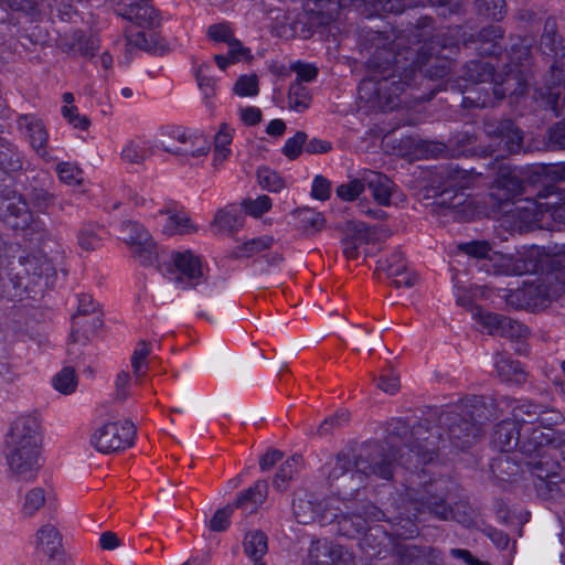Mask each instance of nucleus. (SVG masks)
I'll use <instances>...</instances> for the list:
<instances>
[{"label":"nucleus","mask_w":565,"mask_h":565,"mask_svg":"<svg viewBox=\"0 0 565 565\" xmlns=\"http://www.w3.org/2000/svg\"><path fill=\"white\" fill-rule=\"evenodd\" d=\"M406 40L407 35L398 34L390 49L395 68H404V74H395L394 72L380 81L371 78L363 81L359 87L361 98L366 97L367 100H372L373 97L367 96V94L373 92L374 98L386 109H394L398 106L395 99L408 86L413 72L423 65L422 56L417 50L407 47L403 52Z\"/></svg>","instance_id":"1"},{"label":"nucleus","mask_w":565,"mask_h":565,"mask_svg":"<svg viewBox=\"0 0 565 565\" xmlns=\"http://www.w3.org/2000/svg\"><path fill=\"white\" fill-rule=\"evenodd\" d=\"M551 441L550 431L544 433L537 427L527 435L525 427H518L512 419L502 420L497 425L492 436V444L500 451H509L520 445L521 451L530 457L527 466L540 479L547 478L554 469V462L550 461L548 454Z\"/></svg>","instance_id":"2"},{"label":"nucleus","mask_w":565,"mask_h":565,"mask_svg":"<svg viewBox=\"0 0 565 565\" xmlns=\"http://www.w3.org/2000/svg\"><path fill=\"white\" fill-rule=\"evenodd\" d=\"M40 423L33 416L17 418L7 437L6 457L17 480H33L39 470Z\"/></svg>","instance_id":"3"},{"label":"nucleus","mask_w":565,"mask_h":565,"mask_svg":"<svg viewBox=\"0 0 565 565\" xmlns=\"http://www.w3.org/2000/svg\"><path fill=\"white\" fill-rule=\"evenodd\" d=\"M565 290V273H550L544 277L524 281L522 287L504 290L509 306L536 309L546 306Z\"/></svg>","instance_id":"4"},{"label":"nucleus","mask_w":565,"mask_h":565,"mask_svg":"<svg viewBox=\"0 0 565 565\" xmlns=\"http://www.w3.org/2000/svg\"><path fill=\"white\" fill-rule=\"evenodd\" d=\"M458 249L469 257L488 259L492 263L494 274L523 275L537 268L534 260L523 258V256L513 258L510 255L492 252L490 244L486 241L462 243L458 245Z\"/></svg>","instance_id":"5"},{"label":"nucleus","mask_w":565,"mask_h":565,"mask_svg":"<svg viewBox=\"0 0 565 565\" xmlns=\"http://www.w3.org/2000/svg\"><path fill=\"white\" fill-rule=\"evenodd\" d=\"M206 264L190 249L173 252L167 269L168 280L181 290H190L205 282Z\"/></svg>","instance_id":"6"},{"label":"nucleus","mask_w":565,"mask_h":565,"mask_svg":"<svg viewBox=\"0 0 565 565\" xmlns=\"http://www.w3.org/2000/svg\"><path fill=\"white\" fill-rule=\"evenodd\" d=\"M136 434L131 422H107L96 426L89 436L90 446L100 454H111L129 447Z\"/></svg>","instance_id":"7"},{"label":"nucleus","mask_w":565,"mask_h":565,"mask_svg":"<svg viewBox=\"0 0 565 565\" xmlns=\"http://www.w3.org/2000/svg\"><path fill=\"white\" fill-rule=\"evenodd\" d=\"M507 213L515 217V225L530 227L541 222L546 213L553 214L559 205L556 193L540 194L537 199H518Z\"/></svg>","instance_id":"8"},{"label":"nucleus","mask_w":565,"mask_h":565,"mask_svg":"<svg viewBox=\"0 0 565 565\" xmlns=\"http://www.w3.org/2000/svg\"><path fill=\"white\" fill-rule=\"evenodd\" d=\"M119 231L121 239L142 265H152L157 260V246L142 225L126 221L120 224Z\"/></svg>","instance_id":"9"},{"label":"nucleus","mask_w":565,"mask_h":565,"mask_svg":"<svg viewBox=\"0 0 565 565\" xmlns=\"http://www.w3.org/2000/svg\"><path fill=\"white\" fill-rule=\"evenodd\" d=\"M172 138L173 142L167 146L162 143V148L186 161L190 158L204 157L210 151L207 138L200 132L177 129L173 131Z\"/></svg>","instance_id":"10"},{"label":"nucleus","mask_w":565,"mask_h":565,"mask_svg":"<svg viewBox=\"0 0 565 565\" xmlns=\"http://www.w3.org/2000/svg\"><path fill=\"white\" fill-rule=\"evenodd\" d=\"M33 545L35 555L41 562L53 565L52 563L61 559L62 540L54 525H42L34 535Z\"/></svg>","instance_id":"11"},{"label":"nucleus","mask_w":565,"mask_h":565,"mask_svg":"<svg viewBox=\"0 0 565 565\" xmlns=\"http://www.w3.org/2000/svg\"><path fill=\"white\" fill-rule=\"evenodd\" d=\"M309 562L313 565H353L351 552L327 541H316L309 548Z\"/></svg>","instance_id":"12"},{"label":"nucleus","mask_w":565,"mask_h":565,"mask_svg":"<svg viewBox=\"0 0 565 565\" xmlns=\"http://www.w3.org/2000/svg\"><path fill=\"white\" fill-rule=\"evenodd\" d=\"M476 316L481 326L490 334L507 338H522L527 333L525 326L508 317L483 311H478Z\"/></svg>","instance_id":"13"},{"label":"nucleus","mask_w":565,"mask_h":565,"mask_svg":"<svg viewBox=\"0 0 565 565\" xmlns=\"http://www.w3.org/2000/svg\"><path fill=\"white\" fill-rule=\"evenodd\" d=\"M158 224L162 226V233L168 236L177 234L184 235L198 231V226L191 222L190 217L183 211H160Z\"/></svg>","instance_id":"14"},{"label":"nucleus","mask_w":565,"mask_h":565,"mask_svg":"<svg viewBox=\"0 0 565 565\" xmlns=\"http://www.w3.org/2000/svg\"><path fill=\"white\" fill-rule=\"evenodd\" d=\"M268 494V484L264 480L256 481L249 489L242 492L232 505L245 513H254L265 502Z\"/></svg>","instance_id":"15"},{"label":"nucleus","mask_w":565,"mask_h":565,"mask_svg":"<svg viewBox=\"0 0 565 565\" xmlns=\"http://www.w3.org/2000/svg\"><path fill=\"white\" fill-rule=\"evenodd\" d=\"M364 181L367 183L374 200L381 205H390L396 195L394 183L384 174L370 172L365 175Z\"/></svg>","instance_id":"16"},{"label":"nucleus","mask_w":565,"mask_h":565,"mask_svg":"<svg viewBox=\"0 0 565 565\" xmlns=\"http://www.w3.org/2000/svg\"><path fill=\"white\" fill-rule=\"evenodd\" d=\"M124 15L140 26H150L157 19L156 10L147 0H124Z\"/></svg>","instance_id":"17"},{"label":"nucleus","mask_w":565,"mask_h":565,"mask_svg":"<svg viewBox=\"0 0 565 565\" xmlns=\"http://www.w3.org/2000/svg\"><path fill=\"white\" fill-rule=\"evenodd\" d=\"M494 366L498 376L509 383L521 384L525 381V373L519 362L512 361L504 354L495 356Z\"/></svg>","instance_id":"18"},{"label":"nucleus","mask_w":565,"mask_h":565,"mask_svg":"<svg viewBox=\"0 0 565 565\" xmlns=\"http://www.w3.org/2000/svg\"><path fill=\"white\" fill-rule=\"evenodd\" d=\"M513 422H515L520 427H525V431L532 433L534 428H531L530 425H533L534 420H539L542 414L541 407L529 402V401H518L514 403L512 407Z\"/></svg>","instance_id":"19"},{"label":"nucleus","mask_w":565,"mask_h":565,"mask_svg":"<svg viewBox=\"0 0 565 565\" xmlns=\"http://www.w3.org/2000/svg\"><path fill=\"white\" fill-rule=\"evenodd\" d=\"M21 126L25 127L28 138H29L33 149L41 157H45V154H46L45 145L47 141V135H46L43 124L33 117H24L21 121Z\"/></svg>","instance_id":"20"},{"label":"nucleus","mask_w":565,"mask_h":565,"mask_svg":"<svg viewBox=\"0 0 565 565\" xmlns=\"http://www.w3.org/2000/svg\"><path fill=\"white\" fill-rule=\"evenodd\" d=\"M45 501V490L40 487L32 488L21 498L20 513L24 518H33L44 507Z\"/></svg>","instance_id":"21"},{"label":"nucleus","mask_w":565,"mask_h":565,"mask_svg":"<svg viewBox=\"0 0 565 565\" xmlns=\"http://www.w3.org/2000/svg\"><path fill=\"white\" fill-rule=\"evenodd\" d=\"M243 545L249 558H263L268 550L267 536L262 531H250L245 535Z\"/></svg>","instance_id":"22"},{"label":"nucleus","mask_w":565,"mask_h":565,"mask_svg":"<svg viewBox=\"0 0 565 565\" xmlns=\"http://www.w3.org/2000/svg\"><path fill=\"white\" fill-rule=\"evenodd\" d=\"M151 154L150 146L145 140H130L121 150V159L127 163L139 164Z\"/></svg>","instance_id":"23"},{"label":"nucleus","mask_w":565,"mask_h":565,"mask_svg":"<svg viewBox=\"0 0 565 565\" xmlns=\"http://www.w3.org/2000/svg\"><path fill=\"white\" fill-rule=\"evenodd\" d=\"M301 466V457L292 456L287 459L279 468L276 473L273 484L274 488L278 491H284L287 489L288 481L294 478V476L299 471Z\"/></svg>","instance_id":"24"},{"label":"nucleus","mask_w":565,"mask_h":565,"mask_svg":"<svg viewBox=\"0 0 565 565\" xmlns=\"http://www.w3.org/2000/svg\"><path fill=\"white\" fill-rule=\"evenodd\" d=\"M294 215L297 218L299 225L305 231L309 232H318L322 230L326 223L322 213L309 207L298 209L295 211Z\"/></svg>","instance_id":"25"},{"label":"nucleus","mask_w":565,"mask_h":565,"mask_svg":"<svg viewBox=\"0 0 565 565\" xmlns=\"http://www.w3.org/2000/svg\"><path fill=\"white\" fill-rule=\"evenodd\" d=\"M479 430L475 423L465 420L450 429V437L454 439L456 447L465 449L475 440Z\"/></svg>","instance_id":"26"},{"label":"nucleus","mask_w":565,"mask_h":565,"mask_svg":"<svg viewBox=\"0 0 565 565\" xmlns=\"http://www.w3.org/2000/svg\"><path fill=\"white\" fill-rule=\"evenodd\" d=\"M310 94L301 83H294L289 87L288 105L291 110L303 111L310 105Z\"/></svg>","instance_id":"27"},{"label":"nucleus","mask_w":565,"mask_h":565,"mask_svg":"<svg viewBox=\"0 0 565 565\" xmlns=\"http://www.w3.org/2000/svg\"><path fill=\"white\" fill-rule=\"evenodd\" d=\"M234 510L232 504L217 509L210 519H205V527L212 532L226 531L231 524V516Z\"/></svg>","instance_id":"28"},{"label":"nucleus","mask_w":565,"mask_h":565,"mask_svg":"<svg viewBox=\"0 0 565 565\" xmlns=\"http://www.w3.org/2000/svg\"><path fill=\"white\" fill-rule=\"evenodd\" d=\"M273 237L267 235L248 239L237 246L235 256L252 257L253 255L269 248L273 245Z\"/></svg>","instance_id":"29"},{"label":"nucleus","mask_w":565,"mask_h":565,"mask_svg":"<svg viewBox=\"0 0 565 565\" xmlns=\"http://www.w3.org/2000/svg\"><path fill=\"white\" fill-rule=\"evenodd\" d=\"M257 180L262 189L279 192L286 186L285 180L274 170L263 167L257 170Z\"/></svg>","instance_id":"30"},{"label":"nucleus","mask_w":565,"mask_h":565,"mask_svg":"<svg viewBox=\"0 0 565 565\" xmlns=\"http://www.w3.org/2000/svg\"><path fill=\"white\" fill-rule=\"evenodd\" d=\"M220 232H234L242 226V220L233 209L220 210L213 221Z\"/></svg>","instance_id":"31"},{"label":"nucleus","mask_w":565,"mask_h":565,"mask_svg":"<svg viewBox=\"0 0 565 565\" xmlns=\"http://www.w3.org/2000/svg\"><path fill=\"white\" fill-rule=\"evenodd\" d=\"M501 141L509 152H518L523 140L522 132L511 121H505L499 131Z\"/></svg>","instance_id":"32"},{"label":"nucleus","mask_w":565,"mask_h":565,"mask_svg":"<svg viewBox=\"0 0 565 565\" xmlns=\"http://www.w3.org/2000/svg\"><path fill=\"white\" fill-rule=\"evenodd\" d=\"M150 352L151 348L149 343L145 341L138 342L131 355V367L136 377H141L146 374L148 369L147 358Z\"/></svg>","instance_id":"33"},{"label":"nucleus","mask_w":565,"mask_h":565,"mask_svg":"<svg viewBox=\"0 0 565 565\" xmlns=\"http://www.w3.org/2000/svg\"><path fill=\"white\" fill-rule=\"evenodd\" d=\"M53 387L62 394H72L77 386L75 371L64 367L52 379Z\"/></svg>","instance_id":"34"},{"label":"nucleus","mask_w":565,"mask_h":565,"mask_svg":"<svg viewBox=\"0 0 565 565\" xmlns=\"http://www.w3.org/2000/svg\"><path fill=\"white\" fill-rule=\"evenodd\" d=\"M103 230L96 225H85L78 233V245L82 249L93 250L99 246Z\"/></svg>","instance_id":"35"},{"label":"nucleus","mask_w":565,"mask_h":565,"mask_svg":"<svg viewBox=\"0 0 565 565\" xmlns=\"http://www.w3.org/2000/svg\"><path fill=\"white\" fill-rule=\"evenodd\" d=\"M541 49L547 55L558 56L563 52V47L556 40L554 23L546 22L544 34L541 38Z\"/></svg>","instance_id":"36"},{"label":"nucleus","mask_w":565,"mask_h":565,"mask_svg":"<svg viewBox=\"0 0 565 565\" xmlns=\"http://www.w3.org/2000/svg\"><path fill=\"white\" fill-rule=\"evenodd\" d=\"M388 275L394 277L393 284L397 288L412 287L416 281V275L407 269L406 264L402 263L395 267L390 264Z\"/></svg>","instance_id":"37"},{"label":"nucleus","mask_w":565,"mask_h":565,"mask_svg":"<svg viewBox=\"0 0 565 565\" xmlns=\"http://www.w3.org/2000/svg\"><path fill=\"white\" fill-rule=\"evenodd\" d=\"M234 92L241 97H254L258 94V81L256 75H243L234 85Z\"/></svg>","instance_id":"38"},{"label":"nucleus","mask_w":565,"mask_h":565,"mask_svg":"<svg viewBox=\"0 0 565 565\" xmlns=\"http://www.w3.org/2000/svg\"><path fill=\"white\" fill-rule=\"evenodd\" d=\"M243 207L247 214L259 217L271 209V200L267 195H259L254 200H245Z\"/></svg>","instance_id":"39"},{"label":"nucleus","mask_w":565,"mask_h":565,"mask_svg":"<svg viewBox=\"0 0 565 565\" xmlns=\"http://www.w3.org/2000/svg\"><path fill=\"white\" fill-rule=\"evenodd\" d=\"M356 466V462L353 458L348 454L339 455L334 459V465L329 472L328 478L330 480H338L340 477H343L345 473L351 472L352 469Z\"/></svg>","instance_id":"40"},{"label":"nucleus","mask_w":565,"mask_h":565,"mask_svg":"<svg viewBox=\"0 0 565 565\" xmlns=\"http://www.w3.org/2000/svg\"><path fill=\"white\" fill-rule=\"evenodd\" d=\"M307 140V135L302 131L296 132L292 137L288 138L282 147V153L294 160L302 151Z\"/></svg>","instance_id":"41"},{"label":"nucleus","mask_w":565,"mask_h":565,"mask_svg":"<svg viewBox=\"0 0 565 565\" xmlns=\"http://www.w3.org/2000/svg\"><path fill=\"white\" fill-rule=\"evenodd\" d=\"M373 235L372 230L364 223L352 222L348 227V236L356 241L360 246L367 244Z\"/></svg>","instance_id":"42"},{"label":"nucleus","mask_w":565,"mask_h":565,"mask_svg":"<svg viewBox=\"0 0 565 565\" xmlns=\"http://www.w3.org/2000/svg\"><path fill=\"white\" fill-rule=\"evenodd\" d=\"M56 172L60 179L67 184H77L82 180L81 169L68 162L58 163Z\"/></svg>","instance_id":"43"},{"label":"nucleus","mask_w":565,"mask_h":565,"mask_svg":"<svg viewBox=\"0 0 565 565\" xmlns=\"http://www.w3.org/2000/svg\"><path fill=\"white\" fill-rule=\"evenodd\" d=\"M62 115L75 129L86 130L90 125L89 119L81 115L75 106H63Z\"/></svg>","instance_id":"44"},{"label":"nucleus","mask_w":565,"mask_h":565,"mask_svg":"<svg viewBox=\"0 0 565 565\" xmlns=\"http://www.w3.org/2000/svg\"><path fill=\"white\" fill-rule=\"evenodd\" d=\"M364 191V183L354 179L337 188V195L344 201H353Z\"/></svg>","instance_id":"45"},{"label":"nucleus","mask_w":565,"mask_h":565,"mask_svg":"<svg viewBox=\"0 0 565 565\" xmlns=\"http://www.w3.org/2000/svg\"><path fill=\"white\" fill-rule=\"evenodd\" d=\"M349 414L348 412H340L332 417L324 419L318 428V434L320 436L329 435L333 431L334 428L342 426L348 422Z\"/></svg>","instance_id":"46"},{"label":"nucleus","mask_w":565,"mask_h":565,"mask_svg":"<svg viewBox=\"0 0 565 565\" xmlns=\"http://www.w3.org/2000/svg\"><path fill=\"white\" fill-rule=\"evenodd\" d=\"M228 55L232 62L249 61L252 58L250 50L245 47L235 36L227 43Z\"/></svg>","instance_id":"47"},{"label":"nucleus","mask_w":565,"mask_h":565,"mask_svg":"<svg viewBox=\"0 0 565 565\" xmlns=\"http://www.w3.org/2000/svg\"><path fill=\"white\" fill-rule=\"evenodd\" d=\"M207 35L216 43H228L233 38V32L226 24H213L207 29Z\"/></svg>","instance_id":"48"},{"label":"nucleus","mask_w":565,"mask_h":565,"mask_svg":"<svg viewBox=\"0 0 565 565\" xmlns=\"http://www.w3.org/2000/svg\"><path fill=\"white\" fill-rule=\"evenodd\" d=\"M330 181L322 175H316L312 181L311 194L317 200H328L330 196Z\"/></svg>","instance_id":"49"},{"label":"nucleus","mask_w":565,"mask_h":565,"mask_svg":"<svg viewBox=\"0 0 565 565\" xmlns=\"http://www.w3.org/2000/svg\"><path fill=\"white\" fill-rule=\"evenodd\" d=\"M377 387L387 394H394L398 391V375L390 370L386 374H382L379 379Z\"/></svg>","instance_id":"50"},{"label":"nucleus","mask_w":565,"mask_h":565,"mask_svg":"<svg viewBox=\"0 0 565 565\" xmlns=\"http://www.w3.org/2000/svg\"><path fill=\"white\" fill-rule=\"evenodd\" d=\"M199 89L203 95L204 103L207 107L211 106V99L215 94V79L210 76L195 77Z\"/></svg>","instance_id":"51"},{"label":"nucleus","mask_w":565,"mask_h":565,"mask_svg":"<svg viewBox=\"0 0 565 565\" xmlns=\"http://www.w3.org/2000/svg\"><path fill=\"white\" fill-rule=\"evenodd\" d=\"M509 185H511L513 190L516 191L520 186V183L518 180H515L514 177L505 181H499L497 185L492 188L491 195L501 202L509 201L512 198V194L505 192L501 194V191H504Z\"/></svg>","instance_id":"52"},{"label":"nucleus","mask_w":565,"mask_h":565,"mask_svg":"<svg viewBox=\"0 0 565 565\" xmlns=\"http://www.w3.org/2000/svg\"><path fill=\"white\" fill-rule=\"evenodd\" d=\"M134 49H140L143 51H149L151 49L143 32L139 31L127 35L126 50L128 53H131Z\"/></svg>","instance_id":"53"},{"label":"nucleus","mask_w":565,"mask_h":565,"mask_svg":"<svg viewBox=\"0 0 565 565\" xmlns=\"http://www.w3.org/2000/svg\"><path fill=\"white\" fill-rule=\"evenodd\" d=\"M447 175L449 178L450 186L456 188H468V172L458 168L449 167L447 169Z\"/></svg>","instance_id":"54"},{"label":"nucleus","mask_w":565,"mask_h":565,"mask_svg":"<svg viewBox=\"0 0 565 565\" xmlns=\"http://www.w3.org/2000/svg\"><path fill=\"white\" fill-rule=\"evenodd\" d=\"M292 70L297 74V82H310L317 76V68L312 64L296 63Z\"/></svg>","instance_id":"55"},{"label":"nucleus","mask_w":565,"mask_h":565,"mask_svg":"<svg viewBox=\"0 0 565 565\" xmlns=\"http://www.w3.org/2000/svg\"><path fill=\"white\" fill-rule=\"evenodd\" d=\"M486 13L494 20H500L504 13L503 0H484Z\"/></svg>","instance_id":"56"},{"label":"nucleus","mask_w":565,"mask_h":565,"mask_svg":"<svg viewBox=\"0 0 565 565\" xmlns=\"http://www.w3.org/2000/svg\"><path fill=\"white\" fill-rule=\"evenodd\" d=\"M242 121L246 125L254 126L262 119V111L257 107H245L239 110Z\"/></svg>","instance_id":"57"},{"label":"nucleus","mask_w":565,"mask_h":565,"mask_svg":"<svg viewBox=\"0 0 565 565\" xmlns=\"http://www.w3.org/2000/svg\"><path fill=\"white\" fill-rule=\"evenodd\" d=\"M282 457L279 450L267 451L259 460V467L263 471L271 469Z\"/></svg>","instance_id":"58"},{"label":"nucleus","mask_w":565,"mask_h":565,"mask_svg":"<svg viewBox=\"0 0 565 565\" xmlns=\"http://www.w3.org/2000/svg\"><path fill=\"white\" fill-rule=\"evenodd\" d=\"M361 246L356 243V241L352 239L347 235V237L342 242L343 254L348 259H355L359 257V248Z\"/></svg>","instance_id":"59"},{"label":"nucleus","mask_w":565,"mask_h":565,"mask_svg":"<svg viewBox=\"0 0 565 565\" xmlns=\"http://www.w3.org/2000/svg\"><path fill=\"white\" fill-rule=\"evenodd\" d=\"M305 149L309 153H324L331 149V145L324 140L312 139L305 145Z\"/></svg>","instance_id":"60"},{"label":"nucleus","mask_w":565,"mask_h":565,"mask_svg":"<svg viewBox=\"0 0 565 565\" xmlns=\"http://www.w3.org/2000/svg\"><path fill=\"white\" fill-rule=\"evenodd\" d=\"M232 142V134L231 130L226 127L220 129V131L215 136V146L214 148H223L230 149L228 146Z\"/></svg>","instance_id":"61"},{"label":"nucleus","mask_w":565,"mask_h":565,"mask_svg":"<svg viewBox=\"0 0 565 565\" xmlns=\"http://www.w3.org/2000/svg\"><path fill=\"white\" fill-rule=\"evenodd\" d=\"M99 544L104 550L111 551L119 546V539L113 532H104L100 535Z\"/></svg>","instance_id":"62"},{"label":"nucleus","mask_w":565,"mask_h":565,"mask_svg":"<svg viewBox=\"0 0 565 565\" xmlns=\"http://www.w3.org/2000/svg\"><path fill=\"white\" fill-rule=\"evenodd\" d=\"M429 511L441 520H448L452 515V511L444 502H436L433 507H428Z\"/></svg>","instance_id":"63"},{"label":"nucleus","mask_w":565,"mask_h":565,"mask_svg":"<svg viewBox=\"0 0 565 565\" xmlns=\"http://www.w3.org/2000/svg\"><path fill=\"white\" fill-rule=\"evenodd\" d=\"M286 130V125L281 119H273L266 127V132L270 136L280 137Z\"/></svg>","instance_id":"64"}]
</instances>
